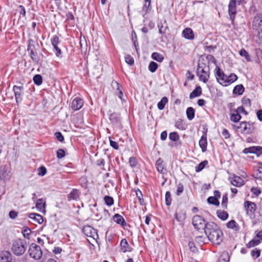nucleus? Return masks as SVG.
Instances as JSON below:
<instances>
[{"label": "nucleus", "mask_w": 262, "mask_h": 262, "mask_svg": "<svg viewBox=\"0 0 262 262\" xmlns=\"http://www.w3.org/2000/svg\"><path fill=\"white\" fill-rule=\"evenodd\" d=\"M136 196L139 200V202L141 205H144V200L143 198V194L139 189H137L136 191Z\"/></svg>", "instance_id": "58836bf2"}, {"label": "nucleus", "mask_w": 262, "mask_h": 262, "mask_svg": "<svg viewBox=\"0 0 262 262\" xmlns=\"http://www.w3.org/2000/svg\"><path fill=\"white\" fill-rule=\"evenodd\" d=\"M228 12L230 19L233 20L236 13V8H228Z\"/></svg>", "instance_id": "5fc2aeb1"}, {"label": "nucleus", "mask_w": 262, "mask_h": 262, "mask_svg": "<svg viewBox=\"0 0 262 262\" xmlns=\"http://www.w3.org/2000/svg\"><path fill=\"white\" fill-rule=\"evenodd\" d=\"M205 233L211 243L220 245L223 240L224 234L220 228L214 222H207Z\"/></svg>", "instance_id": "f257e3e1"}, {"label": "nucleus", "mask_w": 262, "mask_h": 262, "mask_svg": "<svg viewBox=\"0 0 262 262\" xmlns=\"http://www.w3.org/2000/svg\"><path fill=\"white\" fill-rule=\"evenodd\" d=\"M17 215L18 212L14 210H11L9 213V216L12 219H15Z\"/></svg>", "instance_id": "774afa93"}, {"label": "nucleus", "mask_w": 262, "mask_h": 262, "mask_svg": "<svg viewBox=\"0 0 262 262\" xmlns=\"http://www.w3.org/2000/svg\"><path fill=\"white\" fill-rule=\"evenodd\" d=\"M251 255L254 259H256L259 257L260 255V250L256 248H254L251 251Z\"/></svg>", "instance_id": "49530a36"}, {"label": "nucleus", "mask_w": 262, "mask_h": 262, "mask_svg": "<svg viewBox=\"0 0 262 262\" xmlns=\"http://www.w3.org/2000/svg\"><path fill=\"white\" fill-rule=\"evenodd\" d=\"M9 173L6 166H0V180L4 181L8 180L9 179Z\"/></svg>", "instance_id": "6ab92c4d"}, {"label": "nucleus", "mask_w": 262, "mask_h": 262, "mask_svg": "<svg viewBox=\"0 0 262 262\" xmlns=\"http://www.w3.org/2000/svg\"><path fill=\"white\" fill-rule=\"evenodd\" d=\"M186 116L189 120H192L195 115V111L192 107H188L186 110Z\"/></svg>", "instance_id": "c756f323"}, {"label": "nucleus", "mask_w": 262, "mask_h": 262, "mask_svg": "<svg viewBox=\"0 0 262 262\" xmlns=\"http://www.w3.org/2000/svg\"><path fill=\"white\" fill-rule=\"evenodd\" d=\"M22 233L25 237L29 238V236L31 233V230H30V228H29L27 227H24L22 231Z\"/></svg>", "instance_id": "6e6d98bb"}, {"label": "nucleus", "mask_w": 262, "mask_h": 262, "mask_svg": "<svg viewBox=\"0 0 262 262\" xmlns=\"http://www.w3.org/2000/svg\"><path fill=\"white\" fill-rule=\"evenodd\" d=\"M168 102V99H161L158 103L157 106L159 110H162L164 108L165 104Z\"/></svg>", "instance_id": "8fccbe9b"}, {"label": "nucleus", "mask_w": 262, "mask_h": 262, "mask_svg": "<svg viewBox=\"0 0 262 262\" xmlns=\"http://www.w3.org/2000/svg\"><path fill=\"white\" fill-rule=\"evenodd\" d=\"M11 254L8 251H4L0 254V262H11Z\"/></svg>", "instance_id": "aec40b11"}, {"label": "nucleus", "mask_w": 262, "mask_h": 262, "mask_svg": "<svg viewBox=\"0 0 262 262\" xmlns=\"http://www.w3.org/2000/svg\"><path fill=\"white\" fill-rule=\"evenodd\" d=\"M200 62L205 63L206 65H208L209 67L210 63H213L216 64V60L213 56L211 55H208L207 56H202L200 57L199 60Z\"/></svg>", "instance_id": "ddd939ff"}, {"label": "nucleus", "mask_w": 262, "mask_h": 262, "mask_svg": "<svg viewBox=\"0 0 262 262\" xmlns=\"http://www.w3.org/2000/svg\"><path fill=\"white\" fill-rule=\"evenodd\" d=\"M174 219L179 223L180 225L183 224L186 219V212L185 210L177 209L174 214Z\"/></svg>", "instance_id": "f8f14e48"}, {"label": "nucleus", "mask_w": 262, "mask_h": 262, "mask_svg": "<svg viewBox=\"0 0 262 262\" xmlns=\"http://www.w3.org/2000/svg\"><path fill=\"white\" fill-rule=\"evenodd\" d=\"M150 0H145V4L142 8L143 11L147 12L150 6Z\"/></svg>", "instance_id": "052dcab7"}, {"label": "nucleus", "mask_w": 262, "mask_h": 262, "mask_svg": "<svg viewBox=\"0 0 262 262\" xmlns=\"http://www.w3.org/2000/svg\"><path fill=\"white\" fill-rule=\"evenodd\" d=\"M156 168L157 171L161 173H164V171L166 170L164 161L161 158H159L157 160L156 162Z\"/></svg>", "instance_id": "f3484780"}, {"label": "nucleus", "mask_w": 262, "mask_h": 262, "mask_svg": "<svg viewBox=\"0 0 262 262\" xmlns=\"http://www.w3.org/2000/svg\"><path fill=\"white\" fill-rule=\"evenodd\" d=\"M175 126L180 130H185L187 128V124L184 120L179 119L175 123Z\"/></svg>", "instance_id": "b1692460"}, {"label": "nucleus", "mask_w": 262, "mask_h": 262, "mask_svg": "<svg viewBox=\"0 0 262 262\" xmlns=\"http://www.w3.org/2000/svg\"><path fill=\"white\" fill-rule=\"evenodd\" d=\"M158 67V64L154 62L151 61L148 66V70L152 73L155 72Z\"/></svg>", "instance_id": "a18cd8bd"}, {"label": "nucleus", "mask_w": 262, "mask_h": 262, "mask_svg": "<svg viewBox=\"0 0 262 262\" xmlns=\"http://www.w3.org/2000/svg\"><path fill=\"white\" fill-rule=\"evenodd\" d=\"M137 159L134 157H132L129 159V164L131 167L134 168L137 165Z\"/></svg>", "instance_id": "603ef678"}, {"label": "nucleus", "mask_w": 262, "mask_h": 262, "mask_svg": "<svg viewBox=\"0 0 262 262\" xmlns=\"http://www.w3.org/2000/svg\"><path fill=\"white\" fill-rule=\"evenodd\" d=\"M165 203L167 206H169L171 204V194L169 191H167L165 193Z\"/></svg>", "instance_id": "864d4df0"}, {"label": "nucleus", "mask_w": 262, "mask_h": 262, "mask_svg": "<svg viewBox=\"0 0 262 262\" xmlns=\"http://www.w3.org/2000/svg\"><path fill=\"white\" fill-rule=\"evenodd\" d=\"M196 75L199 80L204 83H206L210 77V68L205 63L198 62L196 69Z\"/></svg>", "instance_id": "f03ea898"}, {"label": "nucleus", "mask_w": 262, "mask_h": 262, "mask_svg": "<svg viewBox=\"0 0 262 262\" xmlns=\"http://www.w3.org/2000/svg\"><path fill=\"white\" fill-rule=\"evenodd\" d=\"M125 61L129 65H133L134 63V60L130 55H127L125 57Z\"/></svg>", "instance_id": "0e129e2a"}, {"label": "nucleus", "mask_w": 262, "mask_h": 262, "mask_svg": "<svg viewBox=\"0 0 262 262\" xmlns=\"http://www.w3.org/2000/svg\"><path fill=\"white\" fill-rule=\"evenodd\" d=\"M228 180L231 184L236 187H241L245 184L244 180L235 174H231L228 178Z\"/></svg>", "instance_id": "6e6552de"}, {"label": "nucleus", "mask_w": 262, "mask_h": 262, "mask_svg": "<svg viewBox=\"0 0 262 262\" xmlns=\"http://www.w3.org/2000/svg\"><path fill=\"white\" fill-rule=\"evenodd\" d=\"M207 223L204 219L200 215H195L193 217L192 224L198 230L203 229L205 231Z\"/></svg>", "instance_id": "0eeeda50"}, {"label": "nucleus", "mask_w": 262, "mask_h": 262, "mask_svg": "<svg viewBox=\"0 0 262 262\" xmlns=\"http://www.w3.org/2000/svg\"><path fill=\"white\" fill-rule=\"evenodd\" d=\"M51 42L53 47L57 46L60 42L59 37L57 35H54L51 39Z\"/></svg>", "instance_id": "13d9d810"}, {"label": "nucleus", "mask_w": 262, "mask_h": 262, "mask_svg": "<svg viewBox=\"0 0 262 262\" xmlns=\"http://www.w3.org/2000/svg\"><path fill=\"white\" fill-rule=\"evenodd\" d=\"M82 232L87 236L91 237L94 239L98 238L97 230L92 227L87 225L82 228Z\"/></svg>", "instance_id": "1a4fd4ad"}, {"label": "nucleus", "mask_w": 262, "mask_h": 262, "mask_svg": "<svg viewBox=\"0 0 262 262\" xmlns=\"http://www.w3.org/2000/svg\"><path fill=\"white\" fill-rule=\"evenodd\" d=\"M241 119V116L235 111H233L231 113L230 120L233 122H237Z\"/></svg>", "instance_id": "7c9ffc66"}, {"label": "nucleus", "mask_w": 262, "mask_h": 262, "mask_svg": "<svg viewBox=\"0 0 262 262\" xmlns=\"http://www.w3.org/2000/svg\"><path fill=\"white\" fill-rule=\"evenodd\" d=\"M244 87L242 84H239L234 87L233 93L234 94H237L238 95H242L244 92Z\"/></svg>", "instance_id": "72a5a7b5"}, {"label": "nucleus", "mask_w": 262, "mask_h": 262, "mask_svg": "<svg viewBox=\"0 0 262 262\" xmlns=\"http://www.w3.org/2000/svg\"><path fill=\"white\" fill-rule=\"evenodd\" d=\"M199 145L201 147L202 151L203 152H205L207 150V137L206 135H203L200 141H199Z\"/></svg>", "instance_id": "5701e85b"}, {"label": "nucleus", "mask_w": 262, "mask_h": 262, "mask_svg": "<svg viewBox=\"0 0 262 262\" xmlns=\"http://www.w3.org/2000/svg\"><path fill=\"white\" fill-rule=\"evenodd\" d=\"M57 157L58 159H62L65 156V151L62 149H59L56 151Z\"/></svg>", "instance_id": "680f3d73"}, {"label": "nucleus", "mask_w": 262, "mask_h": 262, "mask_svg": "<svg viewBox=\"0 0 262 262\" xmlns=\"http://www.w3.org/2000/svg\"><path fill=\"white\" fill-rule=\"evenodd\" d=\"M202 93V89L201 86H198L190 94V98H194L199 97Z\"/></svg>", "instance_id": "cd10ccee"}, {"label": "nucleus", "mask_w": 262, "mask_h": 262, "mask_svg": "<svg viewBox=\"0 0 262 262\" xmlns=\"http://www.w3.org/2000/svg\"><path fill=\"white\" fill-rule=\"evenodd\" d=\"M261 241L259 239H257L254 237L252 240H251L247 244V246L248 248L253 247L255 246L258 245L260 243Z\"/></svg>", "instance_id": "c9c22d12"}, {"label": "nucleus", "mask_w": 262, "mask_h": 262, "mask_svg": "<svg viewBox=\"0 0 262 262\" xmlns=\"http://www.w3.org/2000/svg\"><path fill=\"white\" fill-rule=\"evenodd\" d=\"M208 162L207 160H205L201 162L198 166L195 167V171L196 172H200L205 167V166L208 164Z\"/></svg>", "instance_id": "4c0bfd02"}, {"label": "nucleus", "mask_w": 262, "mask_h": 262, "mask_svg": "<svg viewBox=\"0 0 262 262\" xmlns=\"http://www.w3.org/2000/svg\"><path fill=\"white\" fill-rule=\"evenodd\" d=\"M237 128L241 129V132L243 134H249L253 131L252 125L247 122H242Z\"/></svg>", "instance_id": "9b49d317"}, {"label": "nucleus", "mask_w": 262, "mask_h": 262, "mask_svg": "<svg viewBox=\"0 0 262 262\" xmlns=\"http://www.w3.org/2000/svg\"><path fill=\"white\" fill-rule=\"evenodd\" d=\"M253 28L256 35L262 40V14H257L254 18Z\"/></svg>", "instance_id": "20e7f679"}, {"label": "nucleus", "mask_w": 262, "mask_h": 262, "mask_svg": "<svg viewBox=\"0 0 262 262\" xmlns=\"http://www.w3.org/2000/svg\"><path fill=\"white\" fill-rule=\"evenodd\" d=\"M234 111H236L237 113H238L240 115H241V114H245V115L247 114V112L245 110L244 107L242 106L238 107Z\"/></svg>", "instance_id": "69168bd1"}, {"label": "nucleus", "mask_w": 262, "mask_h": 262, "mask_svg": "<svg viewBox=\"0 0 262 262\" xmlns=\"http://www.w3.org/2000/svg\"><path fill=\"white\" fill-rule=\"evenodd\" d=\"M251 191L256 196H258L261 192L260 189L258 187H252Z\"/></svg>", "instance_id": "e2e57ef3"}, {"label": "nucleus", "mask_w": 262, "mask_h": 262, "mask_svg": "<svg viewBox=\"0 0 262 262\" xmlns=\"http://www.w3.org/2000/svg\"><path fill=\"white\" fill-rule=\"evenodd\" d=\"M244 205L248 215H251L254 214L256 210V204L254 203L247 201L245 202Z\"/></svg>", "instance_id": "4468645a"}, {"label": "nucleus", "mask_w": 262, "mask_h": 262, "mask_svg": "<svg viewBox=\"0 0 262 262\" xmlns=\"http://www.w3.org/2000/svg\"><path fill=\"white\" fill-rule=\"evenodd\" d=\"M112 85L114 89L116 90V95L119 98H122V97L123 96V93L120 89L121 86L120 85L119 83L116 81H113L112 82Z\"/></svg>", "instance_id": "412c9836"}, {"label": "nucleus", "mask_w": 262, "mask_h": 262, "mask_svg": "<svg viewBox=\"0 0 262 262\" xmlns=\"http://www.w3.org/2000/svg\"><path fill=\"white\" fill-rule=\"evenodd\" d=\"M55 136L56 139L60 142H63L64 140V137L60 132H56L55 133Z\"/></svg>", "instance_id": "338daca9"}, {"label": "nucleus", "mask_w": 262, "mask_h": 262, "mask_svg": "<svg viewBox=\"0 0 262 262\" xmlns=\"http://www.w3.org/2000/svg\"><path fill=\"white\" fill-rule=\"evenodd\" d=\"M228 228L233 229L237 231L239 230V226L234 220H231L226 224Z\"/></svg>", "instance_id": "bb28decb"}, {"label": "nucleus", "mask_w": 262, "mask_h": 262, "mask_svg": "<svg viewBox=\"0 0 262 262\" xmlns=\"http://www.w3.org/2000/svg\"><path fill=\"white\" fill-rule=\"evenodd\" d=\"M215 76L216 77L217 81L222 85L227 86L228 85V76L226 75L225 73L221 70L220 68L216 66L215 70Z\"/></svg>", "instance_id": "39448f33"}, {"label": "nucleus", "mask_w": 262, "mask_h": 262, "mask_svg": "<svg viewBox=\"0 0 262 262\" xmlns=\"http://www.w3.org/2000/svg\"><path fill=\"white\" fill-rule=\"evenodd\" d=\"M29 217L39 224L42 223L43 221V217L37 213H31L29 214Z\"/></svg>", "instance_id": "393cba45"}, {"label": "nucleus", "mask_w": 262, "mask_h": 262, "mask_svg": "<svg viewBox=\"0 0 262 262\" xmlns=\"http://www.w3.org/2000/svg\"><path fill=\"white\" fill-rule=\"evenodd\" d=\"M46 201L43 199H39L36 202V208L40 212H45Z\"/></svg>", "instance_id": "a211bd4d"}, {"label": "nucleus", "mask_w": 262, "mask_h": 262, "mask_svg": "<svg viewBox=\"0 0 262 262\" xmlns=\"http://www.w3.org/2000/svg\"><path fill=\"white\" fill-rule=\"evenodd\" d=\"M184 191V186L182 183H179L177 185V189L176 194L177 195H180Z\"/></svg>", "instance_id": "bf43d9fd"}, {"label": "nucleus", "mask_w": 262, "mask_h": 262, "mask_svg": "<svg viewBox=\"0 0 262 262\" xmlns=\"http://www.w3.org/2000/svg\"><path fill=\"white\" fill-rule=\"evenodd\" d=\"M120 245V250L123 253L131 252L133 250V248L129 246L127 240L125 238H123L121 241Z\"/></svg>", "instance_id": "2eb2a0df"}, {"label": "nucleus", "mask_w": 262, "mask_h": 262, "mask_svg": "<svg viewBox=\"0 0 262 262\" xmlns=\"http://www.w3.org/2000/svg\"><path fill=\"white\" fill-rule=\"evenodd\" d=\"M79 191L77 189H73L68 195V200H76L79 198Z\"/></svg>", "instance_id": "473e14b6"}, {"label": "nucleus", "mask_w": 262, "mask_h": 262, "mask_svg": "<svg viewBox=\"0 0 262 262\" xmlns=\"http://www.w3.org/2000/svg\"><path fill=\"white\" fill-rule=\"evenodd\" d=\"M113 220L117 224L121 225L124 227L126 225V223L122 215L119 214H115L113 216Z\"/></svg>", "instance_id": "4be33fe9"}, {"label": "nucleus", "mask_w": 262, "mask_h": 262, "mask_svg": "<svg viewBox=\"0 0 262 262\" xmlns=\"http://www.w3.org/2000/svg\"><path fill=\"white\" fill-rule=\"evenodd\" d=\"M237 79V76L234 73H232L229 76H228V85H229L230 84L233 83V82H234L235 81H236Z\"/></svg>", "instance_id": "4d7b16f0"}, {"label": "nucleus", "mask_w": 262, "mask_h": 262, "mask_svg": "<svg viewBox=\"0 0 262 262\" xmlns=\"http://www.w3.org/2000/svg\"><path fill=\"white\" fill-rule=\"evenodd\" d=\"M28 252L30 256L35 260L39 259L42 255V252L40 246L34 243H32L30 245Z\"/></svg>", "instance_id": "423d86ee"}, {"label": "nucleus", "mask_w": 262, "mask_h": 262, "mask_svg": "<svg viewBox=\"0 0 262 262\" xmlns=\"http://www.w3.org/2000/svg\"><path fill=\"white\" fill-rule=\"evenodd\" d=\"M239 54L241 56L244 57L247 61H250L251 60L249 53L244 49H242L239 51Z\"/></svg>", "instance_id": "a19ab883"}, {"label": "nucleus", "mask_w": 262, "mask_h": 262, "mask_svg": "<svg viewBox=\"0 0 262 262\" xmlns=\"http://www.w3.org/2000/svg\"><path fill=\"white\" fill-rule=\"evenodd\" d=\"M30 56L33 60L34 62L37 63L39 61V57L37 55V54L36 52H34V51H31V52H29Z\"/></svg>", "instance_id": "c03bdc74"}, {"label": "nucleus", "mask_w": 262, "mask_h": 262, "mask_svg": "<svg viewBox=\"0 0 262 262\" xmlns=\"http://www.w3.org/2000/svg\"><path fill=\"white\" fill-rule=\"evenodd\" d=\"M243 153L247 154H255L257 156H262V147L259 146H253L245 148L243 151Z\"/></svg>", "instance_id": "9d476101"}, {"label": "nucleus", "mask_w": 262, "mask_h": 262, "mask_svg": "<svg viewBox=\"0 0 262 262\" xmlns=\"http://www.w3.org/2000/svg\"><path fill=\"white\" fill-rule=\"evenodd\" d=\"M169 138L172 141H177L179 139V136L176 132H172L169 134Z\"/></svg>", "instance_id": "3c124183"}, {"label": "nucleus", "mask_w": 262, "mask_h": 262, "mask_svg": "<svg viewBox=\"0 0 262 262\" xmlns=\"http://www.w3.org/2000/svg\"><path fill=\"white\" fill-rule=\"evenodd\" d=\"M184 37L188 39H192L194 38V34L192 30L189 28H186L183 31Z\"/></svg>", "instance_id": "a878e982"}, {"label": "nucleus", "mask_w": 262, "mask_h": 262, "mask_svg": "<svg viewBox=\"0 0 262 262\" xmlns=\"http://www.w3.org/2000/svg\"><path fill=\"white\" fill-rule=\"evenodd\" d=\"M104 201L106 205L111 206L114 204V199L112 197L106 195L104 197Z\"/></svg>", "instance_id": "79ce46f5"}, {"label": "nucleus", "mask_w": 262, "mask_h": 262, "mask_svg": "<svg viewBox=\"0 0 262 262\" xmlns=\"http://www.w3.org/2000/svg\"><path fill=\"white\" fill-rule=\"evenodd\" d=\"M217 217L223 221L226 220L228 217V213L225 211L217 210L216 211Z\"/></svg>", "instance_id": "2f4dec72"}, {"label": "nucleus", "mask_w": 262, "mask_h": 262, "mask_svg": "<svg viewBox=\"0 0 262 262\" xmlns=\"http://www.w3.org/2000/svg\"><path fill=\"white\" fill-rule=\"evenodd\" d=\"M26 249V242L21 239H17L13 241L12 250L13 253L20 256L23 255Z\"/></svg>", "instance_id": "7ed1b4c3"}, {"label": "nucleus", "mask_w": 262, "mask_h": 262, "mask_svg": "<svg viewBox=\"0 0 262 262\" xmlns=\"http://www.w3.org/2000/svg\"><path fill=\"white\" fill-rule=\"evenodd\" d=\"M23 87L21 86L14 85L13 86V91L15 94V98H19L21 96Z\"/></svg>", "instance_id": "c85d7f7f"}, {"label": "nucleus", "mask_w": 262, "mask_h": 262, "mask_svg": "<svg viewBox=\"0 0 262 262\" xmlns=\"http://www.w3.org/2000/svg\"><path fill=\"white\" fill-rule=\"evenodd\" d=\"M33 81L36 85H39L42 82V77L39 74L35 75L33 77Z\"/></svg>", "instance_id": "09e8293b"}, {"label": "nucleus", "mask_w": 262, "mask_h": 262, "mask_svg": "<svg viewBox=\"0 0 262 262\" xmlns=\"http://www.w3.org/2000/svg\"><path fill=\"white\" fill-rule=\"evenodd\" d=\"M83 99H73L71 104V107L75 111L79 110L83 105Z\"/></svg>", "instance_id": "dca6fc26"}, {"label": "nucleus", "mask_w": 262, "mask_h": 262, "mask_svg": "<svg viewBox=\"0 0 262 262\" xmlns=\"http://www.w3.org/2000/svg\"><path fill=\"white\" fill-rule=\"evenodd\" d=\"M151 58L158 62H162L164 59V56L158 52H154L151 54Z\"/></svg>", "instance_id": "e433bc0d"}, {"label": "nucleus", "mask_w": 262, "mask_h": 262, "mask_svg": "<svg viewBox=\"0 0 262 262\" xmlns=\"http://www.w3.org/2000/svg\"><path fill=\"white\" fill-rule=\"evenodd\" d=\"M228 204V194L225 193L223 195L222 200L221 203V206L222 208L226 209L227 208Z\"/></svg>", "instance_id": "37998d69"}, {"label": "nucleus", "mask_w": 262, "mask_h": 262, "mask_svg": "<svg viewBox=\"0 0 262 262\" xmlns=\"http://www.w3.org/2000/svg\"><path fill=\"white\" fill-rule=\"evenodd\" d=\"M207 202L209 204L214 205L215 206H219L220 205L219 200L216 199L215 197H213V196H209L207 199Z\"/></svg>", "instance_id": "ea45409f"}, {"label": "nucleus", "mask_w": 262, "mask_h": 262, "mask_svg": "<svg viewBox=\"0 0 262 262\" xmlns=\"http://www.w3.org/2000/svg\"><path fill=\"white\" fill-rule=\"evenodd\" d=\"M206 238L205 236L203 235L197 236L195 238V242L198 243L200 245H202L206 243Z\"/></svg>", "instance_id": "de8ad7c7"}, {"label": "nucleus", "mask_w": 262, "mask_h": 262, "mask_svg": "<svg viewBox=\"0 0 262 262\" xmlns=\"http://www.w3.org/2000/svg\"><path fill=\"white\" fill-rule=\"evenodd\" d=\"M230 257L227 252H223L217 262H229Z\"/></svg>", "instance_id": "f704fd0d"}]
</instances>
